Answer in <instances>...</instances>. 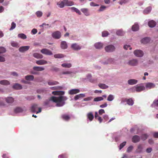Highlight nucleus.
<instances>
[{"label":"nucleus","instance_id":"obj_1","mask_svg":"<svg viewBox=\"0 0 158 158\" xmlns=\"http://www.w3.org/2000/svg\"><path fill=\"white\" fill-rule=\"evenodd\" d=\"M67 98L65 96H60L58 97L52 96L50 97L49 100L56 103V106L58 107L63 106L65 104L64 101L67 99Z\"/></svg>","mask_w":158,"mask_h":158},{"label":"nucleus","instance_id":"obj_2","mask_svg":"<svg viewBox=\"0 0 158 158\" xmlns=\"http://www.w3.org/2000/svg\"><path fill=\"white\" fill-rule=\"evenodd\" d=\"M33 70L31 71V74L34 75H39V73L38 71H41L44 70V68L41 66H34L33 68Z\"/></svg>","mask_w":158,"mask_h":158},{"label":"nucleus","instance_id":"obj_3","mask_svg":"<svg viewBox=\"0 0 158 158\" xmlns=\"http://www.w3.org/2000/svg\"><path fill=\"white\" fill-rule=\"evenodd\" d=\"M52 36L55 39H59L61 37V32L59 31H55L52 33Z\"/></svg>","mask_w":158,"mask_h":158},{"label":"nucleus","instance_id":"obj_4","mask_svg":"<svg viewBox=\"0 0 158 158\" xmlns=\"http://www.w3.org/2000/svg\"><path fill=\"white\" fill-rule=\"evenodd\" d=\"M105 51L108 52H112L114 51L115 48L112 45H109L106 46L105 48Z\"/></svg>","mask_w":158,"mask_h":158},{"label":"nucleus","instance_id":"obj_5","mask_svg":"<svg viewBox=\"0 0 158 158\" xmlns=\"http://www.w3.org/2000/svg\"><path fill=\"white\" fill-rule=\"evenodd\" d=\"M128 64L131 66H136L138 64V61L136 59H132L129 60Z\"/></svg>","mask_w":158,"mask_h":158},{"label":"nucleus","instance_id":"obj_6","mask_svg":"<svg viewBox=\"0 0 158 158\" xmlns=\"http://www.w3.org/2000/svg\"><path fill=\"white\" fill-rule=\"evenodd\" d=\"M41 52L43 54L46 55H51L52 54V53L51 51L46 48L42 49L41 50Z\"/></svg>","mask_w":158,"mask_h":158},{"label":"nucleus","instance_id":"obj_7","mask_svg":"<svg viewBox=\"0 0 158 158\" xmlns=\"http://www.w3.org/2000/svg\"><path fill=\"white\" fill-rule=\"evenodd\" d=\"M134 53L136 56L139 57H142L143 54V52L140 50H137L134 51Z\"/></svg>","mask_w":158,"mask_h":158},{"label":"nucleus","instance_id":"obj_8","mask_svg":"<svg viewBox=\"0 0 158 158\" xmlns=\"http://www.w3.org/2000/svg\"><path fill=\"white\" fill-rule=\"evenodd\" d=\"M135 91L137 92H139L144 90L145 88L143 86H138L136 85L135 87Z\"/></svg>","mask_w":158,"mask_h":158},{"label":"nucleus","instance_id":"obj_9","mask_svg":"<svg viewBox=\"0 0 158 158\" xmlns=\"http://www.w3.org/2000/svg\"><path fill=\"white\" fill-rule=\"evenodd\" d=\"M80 91V90L78 89H72L69 91V94L70 95H73L78 93Z\"/></svg>","mask_w":158,"mask_h":158},{"label":"nucleus","instance_id":"obj_10","mask_svg":"<svg viewBox=\"0 0 158 158\" xmlns=\"http://www.w3.org/2000/svg\"><path fill=\"white\" fill-rule=\"evenodd\" d=\"M140 139V138L139 136L137 135H135L132 137V140L133 142L136 143L139 141Z\"/></svg>","mask_w":158,"mask_h":158},{"label":"nucleus","instance_id":"obj_11","mask_svg":"<svg viewBox=\"0 0 158 158\" xmlns=\"http://www.w3.org/2000/svg\"><path fill=\"white\" fill-rule=\"evenodd\" d=\"M30 48L29 46H25L21 47L19 48V52H24L28 50Z\"/></svg>","mask_w":158,"mask_h":158},{"label":"nucleus","instance_id":"obj_12","mask_svg":"<svg viewBox=\"0 0 158 158\" xmlns=\"http://www.w3.org/2000/svg\"><path fill=\"white\" fill-rule=\"evenodd\" d=\"M71 47L73 50H79L81 49V47L76 43L72 44L71 46Z\"/></svg>","mask_w":158,"mask_h":158},{"label":"nucleus","instance_id":"obj_13","mask_svg":"<svg viewBox=\"0 0 158 158\" xmlns=\"http://www.w3.org/2000/svg\"><path fill=\"white\" fill-rule=\"evenodd\" d=\"M36 63L38 65H42L48 63L47 61L44 60H37Z\"/></svg>","mask_w":158,"mask_h":158},{"label":"nucleus","instance_id":"obj_14","mask_svg":"<svg viewBox=\"0 0 158 158\" xmlns=\"http://www.w3.org/2000/svg\"><path fill=\"white\" fill-rule=\"evenodd\" d=\"M52 94L56 95H62L64 94V92L62 91H53Z\"/></svg>","mask_w":158,"mask_h":158},{"label":"nucleus","instance_id":"obj_15","mask_svg":"<svg viewBox=\"0 0 158 158\" xmlns=\"http://www.w3.org/2000/svg\"><path fill=\"white\" fill-rule=\"evenodd\" d=\"M65 5L66 6H72L74 4V2H73L69 1L68 0H64Z\"/></svg>","mask_w":158,"mask_h":158},{"label":"nucleus","instance_id":"obj_16","mask_svg":"<svg viewBox=\"0 0 158 158\" xmlns=\"http://www.w3.org/2000/svg\"><path fill=\"white\" fill-rule=\"evenodd\" d=\"M103 46V44L101 42H98L94 44V47L96 49H101Z\"/></svg>","mask_w":158,"mask_h":158},{"label":"nucleus","instance_id":"obj_17","mask_svg":"<svg viewBox=\"0 0 158 158\" xmlns=\"http://www.w3.org/2000/svg\"><path fill=\"white\" fill-rule=\"evenodd\" d=\"M38 106L37 105L34 104L32 105L31 109V111L33 113L36 112V110L37 109Z\"/></svg>","mask_w":158,"mask_h":158},{"label":"nucleus","instance_id":"obj_18","mask_svg":"<svg viewBox=\"0 0 158 158\" xmlns=\"http://www.w3.org/2000/svg\"><path fill=\"white\" fill-rule=\"evenodd\" d=\"M139 26L138 24L135 23L132 27L131 29L133 31H137L139 30Z\"/></svg>","mask_w":158,"mask_h":158},{"label":"nucleus","instance_id":"obj_19","mask_svg":"<svg viewBox=\"0 0 158 158\" xmlns=\"http://www.w3.org/2000/svg\"><path fill=\"white\" fill-rule=\"evenodd\" d=\"M150 41V38L147 37L143 38L142 39V40H141V42L142 43L144 44H146L148 43Z\"/></svg>","mask_w":158,"mask_h":158},{"label":"nucleus","instance_id":"obj_20","mask_svg":"<svg viewBox=\"0 0 158 158\" xmlns=\"http://www.w3.org/2000/svg\"><path fill=\"white\" fill-rule=\"evenodd\" d=\"M61 48L62 49H65L67 48V44L65 41H62L61 43Z\"/></svg>","mask_w":158,"mask_h":158},{"label":"nucleus","instance_id":"obj_21","mask_svg":"<svg viewBox=\"0 0 158 158\" xmlns=\"http://www.w3.org/2000/svg\"><path fill=\"white\" fill-rule=\"evenodd\" d=\"M138 81L135 79H130L128 81V83L130 85H133L136 84Z\"/></svg>","mask_w":158,"mask_h":158},{"label":"nucleus","instance_id":"obj_22","mask_svg":"<svg viewBox=\"0 0 158 158\" xmlns=\"http://www.w3.org/2000/svg\"><path fill=\"white\" fill-rule=\"evenodd\" d=\"M124 101L126 102L127 104L129 105L132 106L134 103L133 101L131 98L128 99L125 98L124 99Z\"/></svg>","mask_w":158,"mask_h":158},{"label":"nucleus","instance_id":"obj_23","mask_svg":"<svg viewBox=\"0 0 158 158\" xmlns=\"http://www.w3.org/2000/svg\"><path fill=\"white\" fill-rule=\"evenodd\" d=\"M156 22L153 20L149 21L148 23V26L151 27H153L156 25Z\"/></svg>","mask_w":158,"mask_h":158},{"label":"nucleus","instance_id":"obj_24","mask_svg":"<svg viewBox=\"0 0 158 158\" xmlns=\"http://www.w3.org/2000/svg\"><path fill=\"white\" fill-rule=\"evenodd\" d=\"M87 117L90 121H92L94 118V116L92 112H90L87 114Z\"/></svg>","mask_w":158,"mask_h":158},{"label":"nucleus","instance_id":"obj_25","mask_svg":"<svg viewBox=\"0 0 158 158\" xmlns=\"http://www.w3.org/2000/svg\"><path fill=\"white\" fill-rule=\"evenodd\" d=\"M6 101L7 103H12L14 101V98L12 97H8L6 98Z\"/></svg>","mask_w":158,"mask_h":158},{"label":"nucleus","instance_id":"obj_26","mask_svg":"<svg viewBox=\"0 0 158 158\" xmlns=\"http://www.w3.org/2000/svg\"><path fill=\"white\" fill-rule=\"evenodd\" d=\"M13 88L16 89H20L22 88V85L16 83L13 86Z\"/></svg>","mask_w":158,"mask_h":158},{"label":"nucleus","instance_id":"obj_27","mask_svg":"<svg viewBox=\"0 0 158 158\" xmlns=\"http://www.w3.org/2000/svg\"><path fill=\"white\" fill-rule=\"evenodd\" d=\"M81 11L84 13L85 15L88 16L89 15L88 10L87 8H82L81 10Z\"/></svg>","mask_w":158,"mask_h":158},{"label":"nucleus","instance_id":"obj_28","mask_svg":"<svg viewBox=\"0 0 158 158\" xmlns=\"http://www.w3.org/2000/svg\"><path fill=\"white\" fill-rule=\"evenodd\" d=\"M61 118L65 121H68L70 119V117L69 115L66 114H63L61 116Z\"/></svg>","mask_w":158,"mask_h":158},{"label":"nucleus","instance_id":"obj_29","mask_svg":"<svg viewBox=\"0 0 158 158\" xmlns=\"http://www.w3.org/2000/svg\"><path fill=\"white\" fill-rule=\"evenodd\" d=\"M33 56L37 59H41L43 58V56L41 54L38 53H34Z\"/></svg>","mask_w":158,"mask_h":158},{"label":"nucleus","instance_id":"obj_30","mask_svg":"<svg viewBox=\"0 0 158 158\" xmlns=\"http://www.w3.org/2000/svg\"><path fill=\"white\" fill-rule=\"evenodd\" d=\"M25 79L27 81H33L34 79V77L33 75H27L25 77Z\"/></svg>","mask_w":158,"mask_h":158},{"label":"nucleus","instance_id":"obj_31","mask_svg":"<svg viewBox=\"0 0 158 158\" xmlns=\"http://www.w3.org/2000/svg\"><path fill=\"white\" fill-rule=\"evenodd\" d=\"M0 84L3 85H8L10 84V83L7 80H4L1 81Z\"/></svg>","mask_w":158,"mask_h":158},{"label":"nucleus","instance_id":"obj_32","mask_svg":"<svg viewBox=\"0 0 158 158\" xmlns=\"http://www.w3.org/2000/svg\"><path fill=\"white\" fill-rule=\"evenodd\" d=\"M85 94H80L77 95L74 97V99L77 100L81 98H83L85 97Z\"/></svg>","mask_w":158,"mask_h":158},{"label":"nucleus","instance_id":"obj_33","mask_svg":"<svg viewBox=\"0 0 158 158\" xmlns=\"http://www.w3.org/2000/svg\"><path fill=\"white\" fill-rule=\"evenodd\" d=\"M59 82L55 81H50L48 82V84L49 85H53L59 84Z\"/></svg>","mask_w":158,"mask_h":158},{"label":"nucleus","instance_id":"obj_34","mask_svg":"<svg viewBox=\"0 0 158 158\" xmlns=\"http://www.w3.org/2000/svg\"><path fill=\"white\" fill-rule=\"evenodd\" d=\"M155 85L154 84L152 83H148L146 85V88L151 89L155 87Z\"/></svg>","mask_w":158,"mask_h":158},{"label":"nucleus","instance_id":"obj_35","mask_svg":"<svg viewBox=\"0 0 158 158\" xmlns=\"http://www.w3.org/2000/svg\"><path fill=\"white\" fill-rule=\"evenodd\" d=\"M98 86L101 89H105L108 88V86L105 84L100 83L98 85Z\"/></svg>","mask_w":158,"mask_h":158},{"label":"nucleus","instance_id":"obj_36","mask_svg":"<svg viewBox=\"0 0 158 158\" xmlns=\"http://www.w3.org/2000/svg\"><path fill=\"white\" fill-rule=\"evenodd\" d=\"M63 67L70 68L72 67V64L70 63H64L61 64Z\"/></svg>","mask_w":158,"mask_h":158},{"label":"nucleus","instance_id":"obj_37","mask_svg":"<svg viewBox=\"0 0 158 158\" xmlns=\"http://www.w3.org/2000/svg\"><path fill=\"white\" fill-rule=\"evenodd\" d=\"M11 45L13 47L18 48L19 47L18 43L14 41H12L11 42Z\"/></svg>","mask_w":158,"mask_h":158},{"label":"nucleus","instance_id":"obj_38","mask_svg":"<svg viewBox=\"0 0 158 158\" xmlns=\"http://www.w3.org/2000/svg\"><path fill=\"white\" fill-rule=\"evenodd\" d=\"M23 111V109L20 107H17L14 110V112L15 113L21 112Z\"/></svg>","mask_w":158,"mask_h":158},{"label":"nucleus","instance_id":"obj_39","mask_svg":"<svg viewBox=\"0 0 158 158\" xmlns=\"http://www.w3.org/2000/svg\"><path fill=\"white\" fill-rule=\"evenodd\" d=\"M57 5L59 6L60 8H63L64 6L65 3L64 0L63 1L57 3Z\"/></svg>","mask_w":158,"mask_h":158},{"label":"nucleus","instance_id":"obj_40","mask_svg":"<svg viewBox=\"0 0 158 158\" xmlns=\"http://www.w3.org/2000/svg\"><path fill=\"white\" fill-rule=\"evenodd\" d=\"M151 10L152 8L151 7H148L144 11V13L145 14H148L151 11Z\"/></svg>","mask_w":158,"mask_h":158},{"label":"nucleus","instance_id":"obj_41","mask_svg":"<svg viewBox=\"0 0 158 158\" xmlns=\"http://www.w3.org/2000/svg\"><path fill=\"white\" fill-rule=\"evenodd\" d=\"M64 56L62 54H57L54 55V57L56 58H60L64 57Z\"/></svg>","mask_w":158,"mask_h":158},{"label":"nucleus","instance_id":"obj_42","mask_svg":"<svg viewBox=\"0 0 158 158\" xmlns=\"http://www.w3.org/2000/svg\"><path fill=\"white\" fill-rule=\"evenodd\" d=\"M18 37L23 39H26L27 38L26 35L23 33L19 34L18 35Z\"/></svg>","mask_w":158,"mask_h":158},{"label":"nucleus","instance_id":"obj_43","mask_svg":"<svg viewBox=\"0 0 158 158\" xmlns=\"http://www.w3.org/2000/svg\"><path fill=\"white\" fill-rule=\"evenodd\" d=\"M143 148L141 144H139L138 146L137 149L136 150L137 152H142Z\"/></svg>","mask_w":158,"mask_h":158},{"label":"nucleus","instance_id":"obj_44","mask_svg":"<svg viewBox=\"0 0 158 158\" xmlns=\"http://www.w3.org/2000/svg\"><path fill=\"white\" fill-rule=\"evenodd\" d=\"M148 137V135L147 134H143L141 136V139L142 140H145L147 139Z\"/></svg>","mask_w":158,"mask_h":158},{"label":"nucleus","instance_id":"obj_45","mask_svg":"<svg viewBox=\"0 0 158 158\" xmlns=\"http://www.w3.org/2000/svg\"><path fill=\"white\" fill-rule=\"evenodd\" d=\"M116 34L119 36H122L124 35V32L121 30L117 31L116 32Z\"/></svg>","mask_w":158,"mask_h":158},{"label":"nucleus","instance_id":"obj_46","mask_svg":"<svg viewBox=\"0 0 158 158\" xmlns=\"http://www.w3.org/2000/svg\"><path fill=\"white\" fill-rule=\"evenodd\" d=\"M103 98L102 97H98L95 98L94 99V101L95 102H98L102 100Z\"/></svg>","mask_w":158,"mask_h":158},{"label":"nucleus","instance_id":"obj_47","mask_svg":"<svg viewBox=\"0 0 158 158\" xmlns=\"http://www.w3.org/2000/svg\"><path fill=\"white\" fill-rule=\"evenodd\" d=\"M68 156L66 154H62L59 155L58 158H67Z\"/></svg>","mask_w":158,"mask_h":158},{"label":"nucleus","instance_id":"obj_48","mask_svg":"<svg viewBox=\"0 0 158 158\" xmlns=\"http://www.w3.org/2000/svg\"><path fill=\"white\" fill-rule=\"evenodd\" d=\"M114 98V97L112 95L110 94L107 98V100L109 101H112Z\"/></svg>","mask_w":158,"mask_h":158},{"label":"nucleus","instance_id":"obj_49","mask_svg":"<svg viewBox=\"0 0 158 158\" xmlns=\"http://www.w3.org/2000/svg\"><path fill=\"white\" fill-rule=\"evenodd\" d=\"M108 35L109 33L107 31H104L102 33V36L103 37L107 36Z\"/></svg>","mask_w":158,"mask_h":158},{"label":"nucleus","instance_id":"obj_50","mask_svg":"<svg viewBox=\"0 0 158 158\" xmlns=\"http://www.w3.org/2000/svg\"><path fill=\"white\" fill-rule=\"evenodd\" d=\"M128 1V0H120L119 2V3L121 5H122L123 4L127 3Z\"/></svg>","mask_w":158,"mask_h":158},{"label":"nucleus","instance_id":"obj_51","mask_svg":"<svg viewBox=\"0 0 158 158\" xmlns=\"http://www.w3.org/2000/svg\"><path fill=\"white\" fill-rule=\"evenodd\" d=\"M43 14V13L40 11H37L36 13V15L37 17H41Z\"/></svg>","mask_w":158,"mask_h":158},{"label":"nucleus","instance_id":"obj_52","mask_svg":"<svg viewBox=\"0 0 158 158\" xmlns=\"http://www.w3.org/2000/svg\"><path fill=\"white\" fill-rule=\"evenodd\" d=\"M6 50L3 47H0V53H2L6 52Z\"/></svg>","mask_w":158,"mask_h":158},{"label":"nucleus","instance_id":"obj_53","mask_svg":"<svg viewBox=\"0 0 158 158\" xmlns=\"http://www.w3.org/2000/svg\"><path fill=\"white\" fill-rule=\"evenodd\" d=\"M126 141H124L121 143L119 146V149L121 150L122 148L126 145Z\"/></svg>","mask_w":158,"mask_h":158},{"label":"nucleus","instance_id":"obj_54","mask_svg":"<svg viewBox=\"0 0 158 158\" xmlns=\"http://www.w3.org/2000/svg\"><path fill=\"white\" fill-rule=\"evenodd\" d=\"M16 27V24L14 22L11 23V27L10 28V30H11L14 29Z\"/></svg>","mask_w":158,"mask_h":158},{"label":"nucleus","instance_id":"obj_55","mask_svg":"<svg viewBox=\"0 0 158 158\" xmlns=\"http://www.w3.org/2000/svg\"><path fill=\"white\" fill-rule=\"evenodd\" d=\"M133 149V147L132 146H131L128 147L127 150V152H130Z\"/></svg>","mask_w":158,"mask_h":158},{"label":"nucleus","instance_id":"obj_56","mask_svg":"<svg viewBox=\"0 0 158 158\" xmlns=\"http://www.w3.org/2000/svg\"><path fill=\"white\" fill-rule=\"evenodd\" d=\"M98 113L99 115H102V114L105 113V111L103 109H101L99 110Z\"/></svg>","mask_w":158,"mask_h":158},{"label":"nucleus","instance_id":"obj_57","mask_svg":"<svg viewBox=\"0 0 158 158\" xmlns=\"http://www.w3.org/2000/svg\"><path fill=\"white\" fill-rule=\"evenodd\" d=\"M152 105L158 106V100H156L154 101Z\"/></svg>","mask_w":158,"mask_h":158},{"label":"nucleus","instance_id":"obj_58","mask_svg":"<svg viewBox=\"0 0 158 158\" xmlns=\"http://www.w3.org/2000/svg\"><path fill=\"white\" fill-rule=\"evenodd\" d=\"M106 8V7L105 6H101L100 8L99 9V11H102L104 10Z\"/></svg>","mask_w":158,"mask_h":158},{"label":"nucleus","instance_id":"obj_59","mask_svg":"<svg viewBox=\"0 0 158 158\" xmlns=\"http://www.w3.org/2000/svg\"><path fill=\"white\" fill-rule=\"evenodd\" d=\"M90 5L91 6H98V5L96 4L93 2H91L90 3Z\"/></svg>","mask_w":158,"mask_h":158},{"label":"nucleus","instance_id":"obj_60","mask_svg":"<svg viewBox=\"0 0 158 158\" xmlns=\"http://www.w3.org/2000/svg\"><path fill=\"white\" fill-rule=\"evenodd\" d=\"M72 73V72L69 71H64L62 73L63 74H70Z\"/></svg>","mask_w":158,"mask_h":158},{"label":"nucleus","instance_id":"obj_61","mask_svg":"<svg viewBox=\"0 0 158 158\" xmlns=\"http://www.w3.org/2000/svg\"><path fill=\"white\" fill-rule=\"evenodd\" d=\"M130 45H124L123 48L126 50H127V48H130V49L131 50L132 49L131 48H130Z\"/></svg>","mask_w":158,"mask_h":158},{"label":"nucleus","instance_id":"obj_62","mask_svg":"<svg viewBox=\"0 0 158 158\" xmlns=\"http://www.w3.org/2000/svg\"><path fill=\"white\" fill-rule=\"evenodd\" d=\"M37 30L36 29H33L31 31V33H32V34L33 35L37 33Z\"/></svg>","mask_w":158,"mask_h":158},{"label":"nucleus","instance_id":"obj_63","mask_svg":"<svg viewBox=\"0 0 158 158\" xmlns=\"http://www.w3.org/2000/svg\"><path fill=\"white\" fill-rule=\"evenodd\" d=\"M107 105L106 103H105L101 105L100 106V107L101 108H103L105 107H106L107 106Z\"/></svg>","mask_w":158,"mask_h":158},{"label":"nucleus","instance_id":"obj_64","mask_svg":"<svg viewBox=\"0 0 158 158\" xmlns=\"http://www.w3.org/2000/svg\"><path fill=\"white\" fill-rule=\"evenodd\" d=\"M153 136L155 138H158V132L154 133L153 134Z\"/></svg>","mask_w":158,"mask_h":158}]
</instances>
